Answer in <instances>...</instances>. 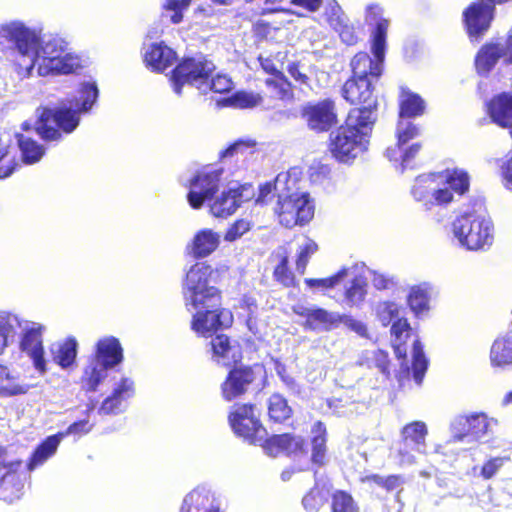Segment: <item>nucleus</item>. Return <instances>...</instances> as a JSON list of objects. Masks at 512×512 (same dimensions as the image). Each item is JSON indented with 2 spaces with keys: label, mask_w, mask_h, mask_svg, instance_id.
I'll use <instances>...</instances> for the list:
<instances>
[{
  "label": "nucleus",
  "mask_w": 512,
  "mask_h": 512,
  "mask_svg": "<svg viewBox=\"0 0 512 512\" xmlns=\"http://www.w3.org/2000/svg\"><path fill=\"white\" fill-rule=\"evenodd\" d=\"M3 36L14 46L19 76L28 78L37 65V74H69L81 67L77 55L69 51L68 43L58 36H44L22 23H11L2 28Z\"/></svg>",
  "instance_id": "f257e3e1"
},
{
  "label": "nucleus",
  "mask_w": 512,
  "mask_h": 512,
  "mask_svg": "<svg viewBox=\"0 0 512 512\" xmlns=\"http://www.w3.org/2000/svg\"><path fill=\"white\" fill-rule=\"evenodd\" d=\"M99 90L96 82H82L78 96L54 108L45 107L36 122L37 134L47 142H59L63 134H71L80 124V117L96 104Z\"/></svg>",
  "instance_id": "f03ea898"
},
{
  "label": "nucleus",
  "mask_w": 512,
  "mask_h": 512,
  "mask_svg": "<svg viewBox=\"0 0 512 512\" xmlns=\"http://www.w3.org/2000/svg\"><path fill=\"white\" fill-rule=\"evenodd\" d=\"M470 176L459 168L447 169L444 175L423 174L415 179L411 194L426 211L434 207H446L469 191Z\"/></svg>",
  "instance_id": "7ed1b4c3"
},
{
  "label": "nucleus",
  "mask_w": 512,
  "mask_h": 512,
  "mask_svg": "<svg viewBox=\"0 0 512 512\" xmlns=\"http://www.w3.org/2000/svg\"><path fill=\"white\" fill-rule=\"evenodd\" d=\"M454 238L470 251L485 250L493 244L494 225L486 212H465L452 222Z\"/></svg>",
  "instance_id": "20e7f679"
},
{
  "label": "nucleus",
  "mask_w": 512,
  "mask_h": 512,
  "mask_svg": "<svg viewBox=\"0 0 512 512\" xmlns=\"http://www.w3.org/2000/svg\"><path fill=\"white\" fill-rule=\"evenodd\" d=\"M123 348L119 339L106 336L95 345V353L84 369L82 381L88 391L94 392L108 376V370L122 363Z\"/></svg>",
  "instance_id": "39448f33"
},
{
  "label": "nucleus",
  "mask_w": 512,
  "mask_h": 512,
  "mask_svg": "<svg viewBox=\"0 0 512 512\" xmlns=\"http://www.w3.org/2000/svg\"><path fill=\"white\" fill-rule=\"evenodd\" d=\"M213 269L205 262L190 267L183 282V298L188 311L191 308L218 305L220 291L212 283Z\"/></svg>",
  "instance_id": "423d86ee"
},
{
  "label": "nucleus",
  "mask_w": 512,
  "mask_h": 512,
  "mask_svg": "<svg viewBox=\"0 0 512 512\" xmlns=\"http://www.w3.org/2000/svg\"><path fill=\"white\" fill-rule=\"evenodd\" d=\"M215 69V64L203 53L185 56L172 71L170 81L174 93L181 95L183 86L190 85L207 94L206 81Z\"/></svg>",
  "instance_id": "0eeeda50"
},
{
  "label": "nucleus",
  "mask_w": 512,
  "mask_h": 512,
  "mask_svg": "<svg viewBox=\"0 0 512 512\" xmlns=\"http://www.w3.org/2000/svg\"><path fill=\"white\" fill-rule=\"evenodd\" d=\"M279 222L286 228L305 225L314 216V205L306 192H290L279 195L274 208Z\"/></svg>",
  "instance_id": "6e6552de"
},
{
  "label": "nucleus",
  "mask_w": 512,
  "mask_h": 512,
  "mask_svg": "<svg viewBox=\"0 0 512 512\" xmlns=\"http://www.w3.org/2000/svg\"><path fill=\"white\" fill-rule=\"evenodd\" d=\"M19 349L32 361L34 368L41 375L47 372V363L43 347V334L46 327L37 322L21 320Z\"/></svg>",
  "instance_id": "1a4fd4ad"
},
{
  "label": "nucleus",
  "mask_w": 512,
  "mask_h": 512,
  "mask_svg": "<svg viewBox=\"0 0 512 512\" xmlns=\"http://www.w3.org/2000/svg\"><path fill=\"white\" fill-rule=\"evenodd\" d=\"M195 312L191 322L192 329L204 337H212L214 332L220 329L228 328L233 322L232 313L221 307V297L218 298V305L208 307L191 308L190 312Z\"/></svg>",
  "instance_id": "9d476101"
},
{
  "label": "nucleus",
  "mask_w": 512,
  "mask_h": 512,
  "mask_svg": "<svg viewBox=\"0 0 512 512\" xmlns=\"http://www.w3.org/2000/svg\"><path fill=\"white\" fill-rule=\"evenodd\" d=\"M427 426L422 421H414L401 430V441L397 449L399 464L410 466L416 462V453H425Z\"/></svg>",
  "instance_id": "9b49d317"
},
{
  "label": "nucleus",
  "mask_w": 512,
  "mask_h": 512,
  "mask_svg": "<svg viewBox=\"0 0 512 512\" xmlns=\"http://www.w3.org/2000/svg\"><path fill=\"white\" fill-rule=\"evenodd\" d=\"M222 173L221 168L205 167L190 179L187 200L193 209L201 208L218 191Z\"/></svg>",
  "instance_id": "f8f14e48"
},
{
  "label": "nucleus",
  "mask_w": 512,
  "mask_h": 512,
  "mask_svg": "<svg viewBox=\"0 0 512 512\" xmlns=\"http://www.w3.org/2000/svg\"><path fill=\"white\" fill-rule=\"evenodd\" d=\"M494 18L495 12L487 1L472 2L462 13V21L470 41H481L490 29Z\"/></svg>",
  "instance_id": "ddd939ff"
},
{
  "label": "nucleus",
  "mask_w": 512,
  "mask_h": 512,
  "mask_svg": "<svg viewBox=\"0 0 512 512\" xmlns=\"http://www.w3.org/2000/svg\"><path fill=\"white\" fill-rule=\"evenodd\" d=\"M368 147V142L341 126L330 134L329 149L338 162L351 163L367 151Z\"/></svg>",
  "instance_id": "4468645a"
},
{
  "label": "nucleus",
  "mask_w": 512,
  "mask_h": 512,
  "mask_svg": "<svg viewBox=\"0 0 512 512\" xmlns=\"http://www.w3.org/2000/svg\"><path fill=\"white\" fill-rule=\"evenodd\" d=\"M255 190L250 183H231L226 190L216 196L210 203V211L215 217L232 215L242 203L251 200Z\"/></svg>",
  "instance_id": "2eb2a0df"
},
{
  "label": "nucleus",
  "mask_w": 512,
  "mask_h": 512,
  "mask_svg": "<svg viewBox=\"0 0 512 512\" xmlns=\"http://www.w3.org/2000/svg\"><path fill=\"white\" fill-rule=\"evenodd\" d=\"M229 422L234 432L251 443L262 440L266 430L262 427L255 415V407L252 405H241L230 413Z\"/></svg>",
  "instance_id": "dca6fc26"
},
{
  "label": "nucleus",
  "mask_w": 512,
  "mask_h": 512,
  "mask_svg": "<svg viewBox=\"0 0 512 512\" xmlns=\"http://www.w3.org/2000/svg\"><path fill=\"white\" fill-rule=\"evenodd\" d=\"M377 117V101H371L368 105L352 108L341 127L370 144Z\"/></svg>",
  "instance_id": "f3484780"
},
{
  "label": "nucleus",
  "mask_w": 512,
  "mask_h": 512,
  "mask_svg": "<svg viewBox=\"0 0 512 512\" xmlns=\"http://www.w3.org/2000/svg\"><path fill=\"white\" fill-rule=\"evenodd\" d=\"M301 115L308 128L315 132L328 131L337 123L335 103L331 99L305 105Z\"/></svg>",
  "instance_id": "a211bd4d"
},
{
  "label": "nucleus",
  "mask_w": 512,
  "mask_h": 512,
  "mask_svg": "<svg viewBox=\"0 0 512 512\" xmlns=\"http://www.w3.org/2000/svg\"><path fill=\"white\" fill-rule=\"evenodd\" d=\"M371 52L373 57L367 52H359L352 58L350 65L353 77L378 81L383 72L386 46L376 50L374 43H371Z\"/></svg>",
  "instance_id": "6ab92c4d"
},
{
  "label": "nucleus",
  "mask_w": 512,
  "mask_h": 512,
  "mask_svg": "<svg viewBox=\"0 0 512 512\" xmlns=\"http://www.w3.org/2000/svg\"><path fill=\"white\" fill-rule=\"evenodd\" d=\"M292 311L303 318L305 328L313 331H329L337 327L340 320V314L327 311L323 308L311 305L296 304L292 307Z\"/></svg>",
  "instance_id": "aec40b11"
},
{
  "label": "nucleus",
  "mask_w": 512,
  "mask_h": 512,
  "mask_svg": "<svg viewBox=\"0 0 512 512\" xmlns=\"http://www.w3.org/2000/svg\"><path fill=\"white\" fill-rule=\"evenodd\" d=\"M261 371L262 368L260 366L255 368L240 366L230 370L225 382L222 384L223 397L230 401L245 393L248 386L256 380L257 375Z\"/></svg>",
  "instance_id": "412c9836"
},
{
  "label": "nucleus",
  "mask_w": 512,
  "mask_h": 512,
  "mask_svg": "<svg viewBox=\"0 0 512 512\" xmlns=\"http://www.w3.org/2000/svg\"><path fill=\"white\" fill-rule=\"evenodd\" d=\"M364 22L370 30V41L375 49L386 46L387 31L390 19L385 16L384 8L378 3H369L365 7Z\"/></svg>",
  "instance_id": "4be33fe9"
},
{
  "label": "nucleus",
  "mask_w": 512,
  "mask_h": 512,
  "mask_svg": "<svg viewBox=\"0 0 512 512\" xmlns=\"http://www.w3.org/2000/svg\"><path fill=\"white\" fill-rule=\"evenodd\" d=\"M134 393V381L131 378L123 377L113 389L112 394L102 402L99 413L109 415L123 412L125 402L133 397Z\"/></svg>",
  "instance_id": "5701e85b"
},
{
  "label": "nucleus",
  "mask_w": 512,
  "mask_h": 512,
  "mask_svg": "<svg viewBox=\"0 0 512 512\" xmlns=\"http://www.w3.org/2000/svg\"><path fill=\"white\" fill-rule=\"evenodd\" d=\"M376 82L351 76L342 87V96L350 104L368 105L371 101H377L376 98H373Z\"/></svg>",
  "instance_id": "b1692460"
},
{
  "label": "nucleus",
  "mask_w": 512,
  "mask_h": 512,
  "mask_svg": "<svg viewBox=\"0 0 512 512\" xmlns=\"http://www.w3.org/2000/svg\"><path fill=\"white\" fill-rule=\"evenodd\" d=\"M176 59V52L164 42L145 44L144 61L154 71H164L172 66Z\"/></svg>",
  "instance_id": "393cba45"
},
{
  "label": "nucleus",
  "mask_w": 512,
  "mask_h": 512,
  "mask_svg": "<svg viewBox=\"0 0 512 512\" xmlns=\"http://www.w3.org/2000/svg\"><path fill=\"white\" fill-rule=\"evenodd\" d=\"M265 449L270 455H276L280 452L295 456L307 453V445L303 438L291 434L273 435L266 441Z\"/></svg>",
  "instance_id": "a878e982"
},
{
  "label": "nucleus",
  "mask_w": 512,
  "mask_h": 512,
  "mask_svg": "<svg viewBox=\"0 0 512 512\" xmlns=\"http://www.w3.org/2000/svg\"><path fill=\"white\" fill-rule=\"evenodd\" d=\"M488 113L493 123L506 128L512 123V94L502 92L488 103Z\"/></svg>",
  "instance_id": "bb28decb"
},
{
  "label": "nucleus",
  "mask_w": 512,
  "mask_h": 512,
  "mask_svg": "<svg viewBox=\"0 0 512 512\" xmlns=\"http://www.w3.org/2000/svg\"><path fill=\"white\" fill-rule=\"evenodd\" d=\"M505 47L499 42H490L483 45L475 58L478 73L488 74L497 64L500 58L505 62Z\"/></svg>",
  "instance_id": "cd10ccee"
},
{
  "label": "nucleus",
  "mask_w": 512,
  "mask_h": 512,
  "mask_svg": "<svg viewBox=\"0 0 512 512\" xmlns=\"http://www.w3.org/2000/svg\"><path fill=\"white\" fill-rule=\"evenodd\" d=\"M212 359L220 365L229 366L240 359V352L236 346L230 344L229 338L224 334H216L210 341Z\"/></svg>",
  "instance_id": "c85d7f7f"
},
{
  "label": "nucleus",
  "mask_w": 512,
  "mask_h": 512,
  "mask_svg": "<svg viewBox=\"0 0 512 512\" xmlns=\"http://www.w3.org/2000/svg\"><path fill=\"white\" fill-rule=\"evenodd\" d=\"M220 243V235L212 229L197 232L190 245L191 254L195 258H204L213 253Z\"/></svg>",
  "instance_id": "c756f323"
},
{
  "label": "nucleus",
  "mask_w": 512,
  "mask_h": 512,
  "mask_svg": "<svg viewBox=\"0 0 512 512\" xmlns=\"http://www.w3.org/2000/svg\"><path fill=\"white\" fill-rule=\"evenodd\" d=\"M50 352L53 361L62 369L70 368L76 360L78 342L75 337H68L63 342L51 345Z\"/></svg>",
  "instance_id": "7c9ffc66"
},
{
  "label": "nucleus",
  "mask_w": 512,
  "mask_h": 512,
  "mask_svg": "<svg viewBox=\"0 0 512 512\" xmlns=\"http://www.w3.org/2000/svg\"><path fill=\"white\" fill-rule=\"evenodd\" d=\"M311 462L321 467L325 465L327 458V431L321 421H317L311 428Z\"/></svg>",
  "instance_id": "2f4dec72"
},
{
  "label": "nucleus",
  "mask_w": 512,
  "mask_h": 512,
  "mask_svg": "<svg viewBox=\"0 0 512 512\" xmlns=\"http://www.w3.org/2000/svg\"><path fill=\"white\" fill-rule=\"evenodd\" d=\"M21 319L10 312L0 311V356L15 343Z\"/></svg>",
  "instance_id": "473e14b6"
},
{
  "label": "nucleus",
  "mask_w": 512,
  "mask_h": 512,
  "mask_svg": "<svg viewBox=\"0 0 512 512\" xmlns=\"http://www.w3.org/2000/svg\"><path fill=\"white\" fill-rule=\"evenodd\" d=\"M63 440V434H54L48 436L32 453L27 463V469L33 471L38 466L43 465L50 457H52Z\"/></svg>",
  "instance_id": "72a5a7b5"
},
{
  "label": "nucleus",
  "mask_w": 512,
  "mask_h": 512,
  "mask_svg": "<svg viewBox=\"0 0 512 512\" xmlns=\"http://www.w3.org/2000/svg\"><path fill=\"white\" fill-rule=\"evenodd\" d=\"M287 181V174H278L273 182L269 181L261 184L255 200L256 204L267 205L271 203L274 198L279 200V195L285 194L287 190H289V187L286 186Z\"/></svg>",
  "instance_id": "f704fd0d"
},
{
  "label": "nucleus",
  "mask_w": 512,
  "mask_h": 512,
  "mask_svg": "<svg viewBox=\"0 0 512 512\" xmlns=\"http://www.w3.org/2000/svg\"><path fill=\"white\" fill-rule=\"evenodd\" d=\"M491 364L506 367L512 364V334L497 338L490 351Z\"/></svg>",
  "instance_id": "c9c22d12"
},
{
  "label": "nucleus",
  "mask_w": 512,
  "mask_h": 512,
  "mask_svg": "<svg viewBox=\"0 0 512 512\" xmlns=\"http://www.w3.org/2000/svg\"><path fill=\"white\" fill-rule=\"evenodd\" d=\"M468 418V428H470V436L473 442L481 441L493 434V428L498 424L496 419L488 418L484 413L473 414Z\"/></svg>",
  "instance_id": "e433bc0d"
},
{
  "label": "nucleus",
  "mask_w": 512,
  "mask_h": 512,
  "mask_svg": "<svg viewBox=\"0 0 512 512\" xmlns=\"http://www.w3.org/2000/svg\"><path fill=\"white\" fill-rule=\"evenodd\" d=\"M429 285L423 283L413 286L407 297V302L410 309L416 316L423 314L429 310Z\"/></svg>",
  "instance_id": "4c0bfd02"
},
{
  "label": "nucleus",
  "mask_w": 512,
  "mask_h": 512,
  "mask_svg": "<svg viewBox=\"0 0 512 512\" xmlns=\"http://www.w3.org/2000/svg\"><path fill=\"white\" fill-rule=\"evenodd\" d=\"M424 100L415 93L403 92L400 100L399 119H411L424 113Z\"/></svg>",
  "instance_id": "58836bf2"
},
{
  "label": "nucleus",
  "mask_w": 512,
  "mask_h": 512,
  "mask_svg": "<svg viewBox=\"0 0 512 512\" xmlns=\"http://www.w3.org/2000/svg\"><path fill=\"white\" fill-rule=\"evenodd\" d=\"M265 85L273 98L290 101L293 99L292 84L284 74H278L275 77H268Z\"/></svg>",
  "instance_id": "ea45409f"
},
{
  "label": "nucleus",
  "mask_w": 512,
  "mask_h": 512,
  "mask_svg": "<svg viewBox=\"0 0 512 512\" xmlns=\"http://www.w3.org/2000/svg\"><path fill=\"white\" fill-rule=\"evenodd\" d=\"M16 137L24 163L34 164L43 157L45 148L37 141L21 134H17Z\"/></svg>",
  "instance_id": "a19ab883"
},
{
  "label": "nucleus",
  "mask_w": 512,
  "mask_h": 512,
  "mask_svg": "<svg viewBox=\"0 0 512 512\" xmlns=\"http://www.w3.org/2000/svg\"><path fill=\"white\" fill-rule=\"evenodd\" d=\"M21 465L22 462L19 460L0 463V484L5 490H8L10 487L15 488L16 492L21 490L23 485L20 483L19 476L16 474Z\"/></svg>",
  "instance_id": "79ce46f5"
},
{
  "label": "nucleus",
  "mask_w": 512,
  "mask_h": 512,
  "mask_svg": "<svg viewBox=\"0 0 512 512\" xmlns=\"http://www.w3.org/2000/svg\"><path fill=\"white\" fill-rule=\"evenodd\" d=\"M421 149V145L419 143H414L407 149H398V146L388 147L386 149V156L389 160L397 161L398 158L401 159V172H404L407 168H412V161L415 156L419 153Z\"/></svg>",
  "instance_id": "37998d69"
},
{
  "label": "nucleus",
  "mask_w": 512,
  "mask_h": 512,
  "mask_svg": "<svg viewBox=\"0 0 512 512\" xmlns=\"http://www.w3.org/2000/svg\"><path fill=\"white\" fill-rule=\"evenodd\" d=\"M428 368V359L423 350L420 340H415L412 346V370L414 381L421 385Z\"/></svg>",
  "instance_id": "c03bdc74"
},
{
  "label": "nucleus",
  "mask_w": 512,
  "mask_h": 512,
  "mask_svg": "<svg viewBox=\"0 0 512 512\" xmlns=\"http://www.w3.org/2000/svg\"><path fill=\"white\" fill-rule=\"evenodd\" d=\"M291 407L287 400L280 394H273L268 400V414L271 420L283 422L290 417Z\"/></svg>",
  "instance_id": "a18cd8bd"
},
{
  "label": "nucleus",
  "mask_w": 512,
  "mask_h": 512,
  "mask_svg": "<svg viewBox=\"0 0 512 512\" xmlns=\"http://www.w3.org/2000/svg\"><path fill=\"white\" fill-rule=\"evenodd\" d=\"M285 70L301 89L311 88L308 75L309 67L305 63L288 61Z\"/></svg>",
  "instance_id": "49530a36"
},
{
  "label": "nucleus",
  "mask_w": 512,
  "mask_h": 512,
  "mask_svg": "<svg viewBox=\"0 0 512 512\" xmlns=\"http://www.w3.org/2000/svg\"><path fill=\"white\" fill-rule=\"evenodd\" d=\"M323 5V16L332 29L334 27H340L341 23L348 19L336 0H324Z\"/></svg>",
  "instance_id": "de8ad7c7"
},
{
  "label": "nucleus",
  "mask_w": 512,
  "mask_h": 512,
  "mask_svg": "<svg viewBox=\"0 0 512 512\" xmlns=\"http://www.w3.org/2000/svg\"><path fill=\"white\" fill-rule=\"evenodd\" d=\"M399 305L394 301H382L375 307L378 320L383 326H388L399 318Z\"/></svg>",
  "instance_id": "09e8293b"
},
{
  "label": "nucleus",
  "mask_w": 512,
  "mask_h": 512,
  "mask_svg": "<svg viewBox=\"0 0 512 512\" xmlns=\"http://www.w3.org/2000/svg\"><path fill=\"white\" fill-rule=\"evenodd\" d=\"M192 0H164L162 9L169 15L173 24H178L183 20V12L188 9Z\"/></svg>",
  "instance_id": "8fccbe9b"
},
{
  "label": "nucleus",
  "mask_w": 512,
  "mask_h": 512,
  "mask_svg": "<svg viewBox=\"0 0 512 512\" xmlns=\"http://www.w3.org/2000/svg\"><path fill=\"white\" fill-rule=\"evenodd\" d=\"M317 249V244L309 238H306L300 245L296 260V269L300 274L305 273L309 259L317 251Z\"/></svg>",
  "instance_id": "3c124183"
},
{
  "label": "nucleus",
  "mask_w": 512,
  "mask_h": 512,
  "mask_svg": "<svg viewBox=\"0 0 512 512\" xmlns=\"http://www.w3.org/2000/svg\"><path fill=\"white\" fill-rule=\"evenodd\" d=\"M419 135V128L414 125L410 119H399L397 125V146L400 149L401 146L406 144L409 140Z\"/></svg>",
  "instance_id": "603ef678"
},
{
  "label": "nucleus",
  "mask_w": 512,
  "mask_h": 512,
  "mask_svg": "<svg viewBox=\"0 0 512 512\" xmlns=\"http://www.w3.org/2000/svg\"><path fill=\"white\" fill-rule=\"evenodd\" d=\"M468 424V416H460L453 421L451 425L453 442H473L471 440L470 428H468Z\"/></svg>",
  "instance_id": "864d4df0"
},
{
  "label": "nucleus",
  "mask_w": 512,
  "mask_h": 512,
  "mask_svg": "<svg viewBox=\"0 0 512 512\" xmlns=\"http://www.w3.org/2000/svg\"><path fill=\"white\" fill-rule=\"evenodd\" d=\"M365 281L361 278H355L350 286L346 289V300L349 305H358L364 300L366 295Z\"/></svg>",
  "instance_id": "5fc2aeb1"
},
{
  "label": "nucleus",
  "mask_w": 512,
  "mask_h": 512,
  "mask_svg": "<svg viewBox=\"0 0 512 512\" xmlns=\"http://www.w3.org/2000/svg\"><path fill=\"white\" fill-rule=\"evenodd\" d=\"M253 226L254 223L248 219H238L227 229L224 240L234 242L249 232Z\"/></svg>",
  "instance_id": "6e6d98bb"
},
{
  "label": "nucleus",
  "mask_w": 512,
  "mask_h": 512,
  "mask_svg": "<svg viewBox=\"0 0 512 512\" xmlns=\"http://www.w3.org/2000/svg\"><path fill=\"white\" fill-rule=\"evenodd\" d=\"M332 512H357V507L349 494L338 491L333 495Z\"/></svg>",
  "instance_id": "4d7b16f0"
},
{
  "label": "nucleus",
  "mask_w": 512,
  "mask_h": 512,
  "mask_svg": "<svg viewBox=\"0 0 512 512\" xmlns=\"http://www.w3.org/2000/svg\"><path fill=\"white\" fill-rule=\"evenodd\" d=\"M207 84V93L212 91L215 93H227L233 87V82L230 77L225 74H217L215 76H211L206 81Z\"/></svg>",
  "instance_id": "13d9d810"
},
{
  "label": "nucleus",
  "mask_w": 512,
  "mask_h": 512,
  "mask_svg": "<svg viewBox=\"0 0 512 512\" xmlns=\"http://www.w3.org/2000/svg\"><path fill=\"white\" fill-rule=\"evenodd\" d=\"M346 275H347V270L345 268H343L339 272H337L335 275L328 277V278H322V279L306 278L305 283L311 288L318 287V288H322V289H328V288H333L335 285H337Z\"/></svg>",
  "instance_id": "bf43d9fd"
},
{
  "label": "nucleus",
  "mask_w": 512,
  "mask_h": 512,
  "mask_svg": "<svg viewBox=\"0 0 512 512\" xmlns=\"http://www.w3.org/2000/svg\"><path fill=\"white\" fill-rule=\"evenodd\" d=\"M325 500L326 495L317 488H313L303 497L302 503L307 512H317Z\"/></svg>",
  "instance_id": "052dcab7"
},
{
  "label": "nucleus",
  "mask_w": 512,
  "mask_h": 512,
  "mask_svg": "<svg viewBox=\"0 0 512 512\" xmlns=\"http://www.w3.org/2000/svg\"><path fill=\"white\" fill-rule=\"evenodd\" d=\"M288 256L281 258L280 263L274 270L275 279L286 287L292 286L294 283V275L288 268Z\"/></svg>",
  "instance_id": "680f3d73"
},
{
  "label": "nucleus",
  "mask_w": 512,
  "mask_h": 512,
  "mask_svg": "<svg viewBox=\"0 0 512 512\" xmlns=\"http://www.w3.org/2000/svg\"><path fill=\"white\" fill-rule=\"evenodd\" d=\"M367 480L372 481L376 485L385 488L387 491L396 490L403 484L402 478L397 475H390L388 477L372 475L365 479V481Z\"/></svg>",
  "instance_id": "e2e57ef3"
},
{
  "label": "nucleus",
  "mask_w": 512,
  "mask_h": 512,
  "mask_svg": "<svg viewBox=\"0 0 512 512\" xmlns=\"http://www.w3.org/2000/svg\"><path fill=\"white\" fill-rule=\"evenodd\" d=\"M255 145H256V142L254 140L239 139V140L235 141L233 144H231L229 147H227L226 149L222 150L220 152V157L226 158V157L233 156L235 153H239V152L244 153L247 150L252 151L254 149Z\"/></svg>",
  "instance_id": "0e129e2a"
},
{
  "label": "nucleus",
  "mask_w": 512,
  "mask_h": 512,
  "mask_svg": "<svg viewBox=\"0 0 512 512\" xmlns=\"http://www.w3.org/2000/svg\"><path fill=\"white\" fill-rule=\"evenodd\" d=\"M508 460H509V457H494V458L489 459L482 466L480 475L486 480L491 479L492 477H494L497 474V472L500 470V468Z\"/></svg>",
  "instance_id": "69168bd1"
},
{
  "label": "nucleus",
  "mask_w": 512,
  "mask_h": 512,
  "mask_svg": "<svg viewBox=\"0 0 512 512\" xmlns=\"http://www.w3.org/2000/svg\"><path fill=\"white\" fill-rule=\"evenodd\" d=\"M204 497L201 492L197 489L192 490L183 499V503L180 512H193V509L198 512V506L202 505Z\"/></svg>",
  "instance_id": "338daca9"
},
{
  "label": "nucleus",
  "mask_w": 512,
  "mask_h": 512,
  "mask_svg": "<svg viewBox=\"0 0 512 512\" xmlns=\"http://www.w3.org/2000/svg\"><path fill=\"white\" fill-rule=\"evenodd\" d=\"M333 30L339 34L342 42L347 45H354L358 41V36L354 27L349 23V19L341 23L340 27H334Z\"/></svg>",
  "instance_id": "774afa93"
}]
</instances>
